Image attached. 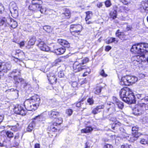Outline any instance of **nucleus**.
I'll use <instances>...</instances> for the list:
<instances>
[{
  "label": "nucleus",
  "mask_w": 148,
  "mask_h": 148,
  "mask_svg": "<svg viewBox=\"0 0 148 148\" xmlns=\"http://www.w3.org/2000/svg\"><path fill=\"white\" fill-rule=\"evenodd\" d=\"M133 62V64L135 66H137L140 63V61L139 60L138 61L135 60V61H132Z\"/></svg>",
  "instance_id": "nucleus-61"
},
{
  "label": "nucleus",
  "mask_w": 148,
  "mask_h": 148,
  "mask_svg": "<svg viewBox=\"0 0 148 148\" xmlns=\"http://www.w3.org/2000/svg\"><path fill=\"white\" fill-rule=\"evenodd\" d=\"M93 130V129L91 127H87L85 128L82 130V133H85L90 132Z\"/></svg>",
  "instance_id": "nucleus-30"
},
{
  "label": "nucleus",
  "mask_w": 148,
  "mask_h": 148,
  "mask_svg": "<svg viewBox=\"0 0 148 148\" xmlns=\"http://www.w3.org/2000/svg\"><path fill=\"white\" fill-rule=\"evenodd\" d=\"M35 120H37L38 121H42L43 119V116L40 115L36 116L34 118Z\"/></svg>",
  "instance_id": "nucleus-43"
},
{
  "label": "nucleus",
  "mask_w": 148,
  "mask_h": 148,
  "mask_svg": "<svg viewBox=\"0 0 148 148\" xmlns=\"http://www.w3.org/2000/svg\"><path fill=\"white\" fill-rule=\"evenodd\" d=\"M90 145L89 142L88 141H87L85 143V146L84 148H90Z\"/></svg>",
  "instance_id": "nucleus-64"
},
{
  "label": "nucleus",
  "mask_w": 148,
  "mask_h": 148,
  "mask_svg": "<svg viewBox=\"0 0 148 148\" xmlns=\"http://www.w3.org/2000/svg\"><path fill=\"white\" fill-rule=\"evenodd\" d=\"M98 112V110H97L96 107L93 109L91 112V113L94 114H97Z\"/></svg>",
  "instance_id": "nucleus-53"
},
{
  "label": "nucleus",
  "mask_w": 148,
  "mask_h": 148,
  "mask_svg": "<svg viewBox=\"0 0 148 148\" xmlns=\"http://www.w3.org/2000/svg\"><path fill=\"white\" fill-rule=\"evenodd\" d=\"M104 107V106L103 105H101L96 107L97 110H98L99 112L101 111V110L103 109Z\"/></svg>",
  "instance_id": "nucleus-52"
},
{
  "label": "nucleus",
  "mask_w": 148,
  "mask_h": 148,
  "mask_svg": "<svg viewBox=\"0 0 148 148\" xmlns=\"http://www.w3.org/2000/svg\"><path fill=\"white\" fill-rule=\"evenodd\" d=\"M87 101L90 105H92L94 101L92 98L88 99L87 100Z\"/></svg>",
  "instance_id": "nucleus-56"
},
{
  "label": "nucleus",
  "mask_w": 148,
  "mask_h": 148,
  "mask_svg": "<svg viewBox=\"0 0 148 148\" xmlns=\"http://www.w3.org/2000/svg\"><path fill=\"white\" fill-rule=\"evenodd\" d=\"M130 145L127 144H124L121 145V148H129L130 146Z\"/></svg>",
  "instance_id": "nucleus-58"
},
{
  "label": "nucleus",
  "mask_w": 148,
  "mask_h": 148,
  "mask_svg": "<svg viewBox=\"0 0 148 148\" xmlns=\"http://www.w3.org/2000/svg\"><path fill=\"white\" fill-rule=\"evenodd\" d=\"M139 107V105H138L137 107L135 108L133 110V113L135 115H139L142 113V110L141 108Z\"/></svg>",
  "instance_id": "nucleus-24"
},
{
  "label": "nucleus",
  "mask_w": 148,
  "mask_h": 148,
  "mask_svg": "<svg viewBox=\"0 0 148 148\" xmlns=\"http://www.w3.org/2000/svg\"><path fill=\"white\" fill-rule=\"evenodd\" d=\"M137 80L136 77L127 75L122 77L120 83L121 85L129 86L134 84Z\"/></svg>",
  "instance_id": "nucleus-2"
},
{
  "label": "nucleus",
  "mask_w": 148,
  "mask_h": 148,
  "mask_svg": "<svg viewBox=\"0 0 148 148\" xmlns=\"http://www.w3.org/2000/svg\"><path fill=\"white\" fill-rule=\"evenodd\" d=\"M119 30H118L116 32V36L122 40H126V35L123 32H119Z\"/></svg>",
  "instance_id": "nucleus-21"
},
{
  "label": "nucleus",
  "mask_w": 148,
  "mask_h": 148,
  "mask_svg": "<svg viewBox=\"0 0 148 148\" xmlns=\"http://www.w3.org/2000/svg\"><path fill=\"white\" fill-rule=\"evenodd\" d=\"M48 80L51 84H53L56 83L57 78L56 77L54 72H49L47 74Z\"/></svg>",
  "instance_id": "nucleus-10"
},
{
  "label": "nucleus",
  "mask_w": 148,
  "mask_h": 148,
  "mask_svg": "<svg viewBox=\"0 0 148 148\" xmlns=\"http://www.w3.org/2000/svg\"><path fill=\"white\" fill-rule=\"evenodd\" d=\"M113 99L114 103L118 106L119 108L122 109L124 107L123 103L119 101L116 97H113Z\"/></svg>",
  "instance_id": "nucleus-14"
},
{
  "label": "nucleus",
  "mask_w": 148,
  "mask_h": 148,
  "mask_svg": "<svg viewBox=\"0 0 148 148\" xmlns=\"http://www.w3.org/2000/svg\"><path fill=\"white\" fill-rule=\"evenodd\" d=\"M131 51L140 54L148 52V43H145L134 45L131 49Z\"/></svg>",
  "instance_id": "nucleus-1"
},
{
  "label": "nucleus",
  "mask_w": 148,
  "mask_h": 148,
  "mask_svg": "<svg viewBox=\"0 0 148 148\" xmlns=\"http://www.w3.org/2000/svg\"><path fill=\"white\" fill-rule=\"evenodd\" d=\"M140 56L139 55L136 56L132 57L131 58V60L132 61L136 60L138 61L139 60L140 61Z\"/></svg>",
  "instance_id": "nucleus-44"
},
{
  "label": "nucleus",
  "mask_w": 148,
  "mask_h": 148,
  "mask_svg": "<svg viewBox=\"0 0 148 148\" xmlns=\"http://www.w3.org/2000/svg\"><path fill=\"white\" fill-rule=\"evenodd\" d=\"M4 10V8L3 5L1 3H0V14L2 13Z\"/></svg>",
  "instance_id": "nucleus-62"
},
{
  "label": "nucleus",
  "mask_w": 148,
  "mask_h": 148,
  "mask_svg": "<svg viewBox=\"0 0 148 148\" xmlns=\"http://www.w3.org/2000/svg\"><path fill=\"white\" fill-rule=\"evenodd\" d=\"M113 146L111 144H107L105 145L104 146V148H112Z\"/></svg>",
  "instance_id": "nucleus-60"
},
{
  "label": "nucleus",
  "mask_w": 148,
  "mask_h": 148,
  "mask_svg": "<svg viewBox=\"0 0 148 148\" xmlns=\"http://www.w3.org/2000/svg\"><path fill=\"white\" fill-rule=\"evenodd\" d=\"M12 66L8 62H0V72H6L10 70Z\"/></svg>",
  "instance_id": "nucleus-5"
},
{
  "label": "nucleus",
  "mask_w": 148,
  "mask_h": 148,
  "mask_svg": "<svg viewBox=\"0 0 148 148\" xmlns=\"http://www.w3.org/2000/svg\"><path fill=\"white\" fill-rule=\"evenodd\" d=\"M14 111L16 114L22 115H25L26 114V110L20 105L15 106L14 109Z\"/></svg>",
  "instance_id": "nucleus-8"
},
{
  "label": "nucleus",
  "mask_w": 148,
  "mask_h": 148,
  "mask_svg": "<svg viewBox=\"0 0 148 148\" xmlns=\"http://www.w3.org/2000/svg\"><path fill=\"white\" fill-rule=\"evenodd\" d=\"M38 46L41 50L48 51L50 50L49 48L43 42H41L38 44Z\"/></svg>",
  "instance_id": "nucleus-13"
},
{
  "label": "nucleus",
  "mask_w": 148,
  "mask_h": 148,
  "mask_svg": "<svg viewBox=\"0 0 148 148\" xmlns=\"http://www.w3.org/2000/svg\"><path fill=\"white\" fill-rule=\"evenodd\" d=\"M117 12L115 10H114L113 12H111L110 14V15L111 17L113 19L115 18L116 17Z\"/></svg>",
  "instance_id": "nucleus-36"
},
{
  "label": "nucleus",
  "mask_w": 148,
  "mask_h": 148,
  "mask_svg": "<svg viewBox=\"0 0 148 148\" xmlns=\"http://www.w3.org/2000/svg\"><path fill=\"white\" fill-rule=\"evenodd\" d=\"M21 84L24 87H25L26 86L28 85V83L25 82L24 80L23 79H22V81L21 82Z\"/></svg>",
  "instance_id": "nucleus-51"
},
{
  "label": "nucleus",
  "mask_w": 148,
  "mask_h": 148,
  "mask_svg": "<svg viewBox=\"0 0 148 148\" xmlns=\"http://www.w3.org/2000/svg\"><path fill=\"white\" fill-rule=\"evenodd\" d=\"M140 143L143 145H148V139H141Z\"/></svg>",
  "instance_id": "nucleus-48"
},
{
  "label": "nucleus",
  "mask_w": 148,
  "mask_h": 148,
  "mask_svg": "<svg viewBox=\"0 0 148 148\" xmlns=\"http://www.w3.org/2000/svg\"><path fill=\"white\" fill-rule=\"evenodd\" d=\"M82 26L80 25H71L70 26V31L71 34H73V32L77 33L80 32L82 30Z\"/></svg>",
  "instance_id": "nucleus-7"
},
{
  "label": "nucleus",
  "mask_w": 148,
  "mask_h": 148,
  "mask_svg": "<svg viewBox=\"0 0 148 148\" xmlns=\"http://www.w3.org/2000/svg\"><path fill=\"white\" fill-rule=\"evenodd\" d=\"M59 114V112L54 110H52L49 112V115L50 117L56 118Z\"/></svg>",
  "instance_id": "nucleus-23"
},
{
  "label": "nucleus",
  "mask_w": 148,
  "mask_h": 148,
  "mask_svg": "<svg viewBox=\"0 0 148 148\" xmlns=\"http://www.w3.org/2000/svg\"><path fill=\"white\" fill-rule=\"evenodd\" d=\"M40 11L42 13L45 14L46 11V8L44 7L41 6L40 10Z\"/></svg>",
  "instance_id": "nucleus-49"
},
{
  "label": "nucleus",
  "mask_w": 148,
  "mask_h": 148,
  "mask_svg": "<svg viewBox=\"0 0 148 148\" xmlns=\"http://www.w3.org/2000/svg\"><path fill=\"white\" fill-rule=\"evenodd\" d=\"M102 87L100 86H98L96 87L95 93L96 94H98L101 92Z\"/></svg>",
  "instance_id": "nucleus-39"
},
{
  "label": "nucleus",
  "mask_w": 148,
  "mask_h": 148,
  "mask_svg": "<svg viewBox=\"0 0 148 148\" xmlns=\"http://www.w3.org/2000/svg\"><path fill=\"white\" fill-rule=\"evenodd\" d=\"M73 110L71 109H68L66 110V113L69 116H70L72 115L73 112Z\"/></svg>",
  "instance_id": "nucleus-46"
},
{
  "label": "nucleus",
  "mask_w": 148,
  "mask_h": 148,
  "mask_svg": "<svg viewBox=\"0 0 148 148\" xmlns=\"http://www.w3.org/2000/svg\"><path fill=\"white\" fill-rule=\"evenodd\" d=\"M10 140H7V142L8 143V144H7L8 145L10 144L11 147H16L19 146V143L17 142L16 140L13 139L12 141H10Z\"/></svg>",
  "instance_id": "nucleus-22"
},
{
  "label": "nucleus",
  "mask_w": 148,
  "mask_h": 148,
  "mask_svg": "<svg viewBox=\"0 0 148 148\" xmlns=\"http://www.w3.org/2000/svg\"><path fill=\"white\" fill-rule=\"evenodd\" d=\"M140 55V62L141 63L142 62H144L146 61H147V58H146L145 57V56L144 54V53H141L140 55Z\"/></svg>",
  "instance_id": "nucleus-32"
},
{
  "label": "nucleus",
  "mask_w": 148,
  "mask_h": 148,
  "mask_svg": "<svg viewBox=\"0 0 148 148\" xmlns=\"http://www.w3.org/2000/svg\"><path fill=\"white\" fill-rule=\"evenodd\" d=\"M139 108H140L142 110L145 111L148 110V103H142L139 104Z\"/></svg>",
  "instance_id": "nucleus-25"
},
{
  "label": "nucleus",
  "mask_w": 148,
  "mask_h": 148,
  "mask_svg": "<svg viewBox=\"0 0 148 148\" xmlns=\"http://www.w3.org/2000/svg\"><path fill=\"white\" fill-rule=\"evenodd\" d=\"M13 20V19L9 16L7 17L6 18H5L6 23L9 25L11 23Z\"/></svg>",
  "instance_id": "nucleus-41"
},
{
  "label": "nucleus",
  "mask_w": 148,
  "mask_h": 148,
  "mask_svg": "<svg viewBox=\"0 0 148 148\" xmlns=\"http://www.w3.org/2000/svg\"><path fill=\"white\" fill-rule=\"evenodd\" d=\"M11 23H10L9 25L12 28H15L17 26V23L13 19L12 20Z\"/></svg>",
  "instance_id": "nucleus-37"
},
{
  "label": "nucleus",
  "mask_w": 148,
  "mask_h": 148,
  "mask_svg": "<svg viewBox=\"0 0 148 148\" xmlns=\"http://www.w3.org/2000/svg\"><path fill=\"white\" fill-rule=\"evenodd\" d=\"M131 93V90L127 87H125L122 88L120 91L119 95L120 98L123 101H124V98H126L125 97L126 94H130Z\"/></svg>",
  "instance_id": "nucleus-6"
},
{
  "label": "nucleus",
  "mask_w": 148,
  "mask_h": 148,
  "mask_svg": "<svg viewBox=\"0 0 148 148\" xmlns=\"http://www.w3.org/2000/svg\"><path fill=\"white\" fill-rule=\"evenodd\" d=\"M118 40H116L115 38L112 37H109L107 38L106 40V42L107 44H109L112 42H116V43L118 42Z\"/></svg>",
  "instance_id": "nucleus-28"
},
{
  "label": "nucleus",
  "mask_w": 148,
  "mask_h": 148,
  "mask_svg": "<svg viewBox=\"0 0 148 148\" xmlns=\"http://www.w3.org/2000/svg\"><path fill=\"white\" fill-rule=\"evenodd\" d=\"M6 92H11V94L12 95L14 98L16 99L18 97V91L17 90H14V89H11L6 90Z\"/></svg>",
  "instance_id": "nucleus-15"
},
{
  "label": "nucleus",
  "mask_w": 148,
  "mask_h": 148,
  "mask_svg": "<svg viewBox=\"0 0 148 148\" xmlns=\"http://www.w3.org/2000/svg\"><path fill=\"white\" fill-rule=\"evenodd\" d=\"M105 5L107 7H109L111 6V3L110 0H107L105 1Z\"/></svg>",
  "instance_id": "nucleus-50"
},
{
  "label": "nucleus",
  "mask_w": 148,
  "mask_h": 148,
  "mask_svg": "<svg viewBox=\"0 0 148 148\" xmlns=\"http://www.w3.org/2000/svg\"><path fill=\"white\" fill-rule=\"evenodd\" d=\"M35 38L34 37H32L29 41L28 42V44L30 46L33 45L35 44Z\"/></svg>",
  "instance_id": "nucleus-35"
},
{
  "label": "nucleus",
  "mask_w": 148,
  "mask_h": 148,
  "mask_svg": "<svg viewBox=\"0 0 148 148\" xmlns=\"http://www.w3.org/2000/svg\"><path fill=\"white\" fill-rule=\"evenodd\" d=\"M10 127H11V129L12 130L15 131H16L18 129V123H17V125H15L11 126Z\"/></svg>",
  "instance_id": "nucleus-42"
},
{
  "label": "nucleus",
  "mask_w": 148,
  "mask_h": 148,
  "mask_svg": "<svg viewBox=\"0 0 148 148\" xmlns=\"http://www.w3.org/2000/svg\"><path fill=\"white\" fill-rule=\"evenodd\" d=\"M100 75L104 77H106L107 76V75L105 73V72L103 70H102L101 71L100 73Z\"/></svg>",
  "instance_id": "nucleus-59"
},
{
  "label": "nucleus",
  "mask_w": 148,
  "mask_h": 148,
  "mask_svg": "<svg viewBox=\"0 0 148 148\" xmlns=\"http://www.w3.org/2000/svg\"><path fill=\"white\" fill-rule=\"evenodd\" d=\"M124 4H128L129 2V0H120Z\"/></svg>",
  "instance_id": "nucleus-63"
},
{
  "label": "nucleus",
  "mask_w": 148,
  "mask_h": 148,
  "mask_svg": "<svg viewBox=\"0 0 148 148\" xmlns=\"http://www.w3.org/2000/svg\"><path fill=\"white\" fill-rule=\"evenodd\" d=\"M65 51L64 48H60L55 50V53L57 55H61L63 54Z\"/></svg>",
  "instance_id": "nucleus-29"
},
{
  "label": "nucleus",
  "mask_w": 148,
  "mask_h": 148,
  "mask_svg": "<svg viewBox=\"0 0 148 148\" xmlns=\"http://www.w3.org/2000/svg\"><path fill=\"white\" fill-rule=\"evenodd\" d=\"M71 13L70 11L68 9H66L63 13H62L60 14V16L62 19L65 18H69L70 17Z\"/></svg>",
  "instance_id": "nucleus-20"
},
{
  "label": "nucleus",
  "mask_w": 148,
  "mask_h": 148,
  "mask_svg": "<svg viewBox=\"0 0 148 148\" xmlns=\"http://www.w3.org/2000/svg\"><path fill=\"white\" fill-rule=\"evenodd\" d=\"M24 103L25 108L28 110L34 111L36 110V107L35 106H33V108H31L32 103L30 99H28L26 100Z\"/></svg>",
  "instance_id": "nucleus-9"
},
{
  "label": "nucleus",
  "mask_w": 148,
  "mask_h": 148,
  "mask_svg": "<svg viewBox=\"0 0 148 148\" xmlns=\"http://www.w3.org/2000/svg\"><path fill=\"white\" fill-rule=\"evenodd\" d=\"M89 60L88 58H85L83 60H80L78 59L73 65L74 71L75 72H77L82 70L85 69V66L84 64L88 62Z\"/></svg>",
  "instance_id": "nucleus-3"
},
{
  "label": "nucleus",
  "mask_w": 148,
  "mask_h": 148,
  "mask_svg": "<svg viewBox=\"0 0 148 148\" xmlns=\"http://www.w3.org/2000/svg\"><path fill=\"white\" fill-rule=\"evenodd\" d=\"M124 101L130 104L135 103L136 100L134 95L132 93L129 95L128 97H126V98H124Z\"/></svg>",
  "instance_id": "nucleus-11"
},
{
  "label": "nucleus",
  "mask_w": 148,
  "mask_h": 148,
  "mask_svg": "<svg viewBox=\"0 0 148 148\" xmlns=\"http://www.w3.org/2000/svg\"><path fill=\"white\" fill-rule=\"evenodd\" d=\"M12 10L13 11H18V8L15 3L13 4L11 7L10 11H12Z\"/></svg>",
  "instance_id": "nucleus-40"
},
{
  "label": "nucleus",
  "mask_w": 148,
  "mask_h": 148,
  "mask_svg": "<svg viewBox=\"0 0 148 148\" xmlns=\"http://www.w3.org/2000/svg\"><path fill=\"white\" fill-rule=\"evenodd\" d=\"M43 29L45 31L48 32H49L51 31V27L49 26H45L43 27Z\"/></svg>",
  "instance_id": "nucleus-38"
},
{
  "label": "nucleus",
  "mask_w": 148,
  "mask_h": 148,
  "mask_svg": "<svg viewBox=\"0 0 148 148\" xmlns=\"http://www.w3.org/2000/svg\"><path fill=\"white\" fill-rule=\"evenodd\" d=\"M68 57V56H64L63 57H60L59 58L56 59L54 63H55V65H56L58 63L60 62L62 60H63L65 58H67Z\"/></svg>",
  "instance_id": "nucleus-33"
},
{
  "label": "nucleus",
  "mask_w": 148,
  "mask_h": 148,
  "mask_svg": "<svg viewBox=\"0 0 148 148\" xmlns=\"http://www.w3.org/2000/svg\"><path fill=\"white\" fill-rule=\"evenodd\" d=\"M32 5L29 7V9L33 10H40V8L41 7V5L38 4L37 3H32Z\"/></svg>",
  "instance_id": "nucleus-17"
},
{
  "label": "nucleus",
  "mask_w": 148,
  "mask_h": 148,
  "mask_svg": "<svg viewBox=\"0 0 148 148\" xmlns=\"http://www.w3.org/2000/svg\"><path fill=\"white\" fill-rule=\"evenodd\" d=\"M4 135V136H7V137L9 138H11L13 136V133L11 132L8 131L6 132L5 131H3L1 133V136Z\"/></svg>",
  "instance_id": "nucleus-26"
},
{
  "label": "nucleus",
  "mask_w": 148,
  "mask_h": 148,
  "mask_svg": "<svg viewBox=\"0 0 148 148\" xmlns=\"http://www.w3.org/2000/svg\"><path fill=\"white\" fill-rule=\"evenodd\" d=\"M59 120V121L57 123H53L50 126V128L52 132H55L59 128L58 127L57 125H60L62 122V118H60L58 119Z\"/></svg>",
  "instance_id": "nucleus-12"
},
{
  "label": "nucleus",
  "mask_w": 148,
  "mask_h": 148,
  "mask_svg": "<svg viewBox=\"0 0 148 148\" xmlns=\"http://www.w3.org/2000/svg\"><path fill=\"white\" fill-rule=\"evenodd\" d=\"M7 143V141H5V140H4L2 142H1V141H0V147H3L5 146H7L8 144H6Z\"/></svg>",
  "instance_id": "nucleus-47"
},
{
  "label": "nucleus",
  "mask_w": 148,
  "mask_h": 148,
  "mask_svg": "<svg viewBox=\"0 0 148 148\" xmlns=\"http://www.w3.org/2000/svg\"><path fill=\"white\" fill-rule=\"evenodd\" d=\"M140 9L144 10H148V2L142 1L140 7Z\"/></svg>",
  "instance_id": "nucleus-27"
},
{
  "label": "nucleus",
  "mask_w": 148,
  "mask_h": 148,
  "mask_svg": "<svg viewBox=\"0 0 148 148\" xmlns=\"http://www.w3.org/2000/svg\"><path fill=\"white\" fill-rule=\"evenodd\" d=\"M10 12L14 17L16 18L18 16V11H13L12 10V11H10Z\"/></svg>",
  "instance_id": "nucleus-45"
},
{
  "label": "nucleus",
  "mask_w": 148,
  "mask_h": 148,
  "mask_svg": "<svg viewBox=\"0 0 148 148\" xmlns=\"http://www.w3.org/2000/svg\"><path fill=\"white\" fill-rule=\"evenodd\" d=\"M21 70L19 69H15L9 73V77L13 78L14 80L16 83H19L22 81L23 79L20 78L18 76L21 75Z\"/></svg>",
  "instance_id": "nucleus-4"
},
{
  "label": "nucleus",
  "mask_w": 148,
  "mask_h": 148,
  "mask_svg": "<svg viewBox=\"0 0 148 148\" xmlns=\"http://www.w3.org/2000/svg\"><path fill=\"white\" fill-rule=\"evenodd\" d=\"M58 42L64 47L69 48L70 46L69 44L65 40L59 39L58 40Z\"/></svg>",
  "instance_id": "nucleus-19"
},
{
  "label": "nucleus",
  "mask_w": 148,
  "mask_h": 148,
  "mask_svg": "<svg viewBox=\"0 0 148 148\" xmlns=\"http://www.w3.org/2000/svg\"><path fill=\"white\" fill-rule=\"evenodd\" d=\"M138 128L136 127H133L132 128L133 136L135 138H138L140 134L138 132Z\"/></svg>",
  "instance_id": "nucleus-18"
},
{
  "label": "nucleus",
  "mask_w": 148,
  "mask_h": 148,
  "mask_svg": "<svg viewBox=\"0 0 148 148\" xmlns=\"http://www.w3.org/2000/svg\"><path fill=\"white\" fill-rule=\"evenodd\" d=\"M4 23H6L5 18L3 17L2 19L0 20V25H2Z\"/></svg>",
  "instance_id": "nucleus-55"
},
{
  "label": "nucleus",
  "mask_w": 148,
  "mask_h": 148,
  "mask_svg": "<svg viewBox=\"0 0 148 148\" xmlns=\"http://www.w3.org/2000/svg\"><path fill=\"white\" fill-rule=\"evenodd\" d=\"M58 77L60 78H62L64 77V74L62 71H60L59 72L58 74Z\"/></svg>",
  "instance_id": "nucleus-57"
},
{
  "label": "nucleus",
  "mask_w": 148,
  "mask_h": 148,
  "mask_svg": "<svg viewBox=\"0 0 148 148\" xmlns=\"http://www.w3.org/2000/svg\"><path fill=\"white\" fill-rule=\"evenodd\" d=\"M35 126V123L33 122L30 123L26 128V130L27 132H30L33 129Z\"/></svg>",
  "instance_id": "nucleus-31"
},
{
  "label": "nucleus",
  "mask_w": 148,
  "mask_h": 148,
  "mask_svg": "<svg viewBox=\"0 0 148 148\" xmlns=\"http://www.w3.org/2000/svg\"><path fill=\"white\" fill-rule=\"evenodd\" d=\"M40 98L38 95H35L32 97L30 100L32 103H36L37 105H39L40 103Z\"/></svg>",
  "instance_id": "nucleus-16"
},
{
  "label": "nucleus",
  "mask_w": 148,
  "mask_h": 148,
  "mask_svg": "<svg viewBox=\"0 0 148 148\" xmlns=\"http://www.w3.org/2000/svg\"><path fill=\"white\" fill-rule=\"evenodd\" d=\"M121 125V123L119 122L118 123H113L112 126V128L113 129H115V128L117 127V125Z\"/></svg>",
  "instance_id": "nucleus-54"
},
{
  "label": "nucleus",
  "mask_w": 148,
  "mask_h": 148,
  "mask_svg": "<svg viewBox=\"0 0 148 148\" xmlns=\"http://www.w3.org/2000/svg\"><path fill=\"white\" fill-rule=\"evenodd\" d=\"M86 20H89L91 18V17L92 16V12L88 11L86 12Z\"/></svg>",
  "instance_id": "nucleus-34"
}]
</instances>
